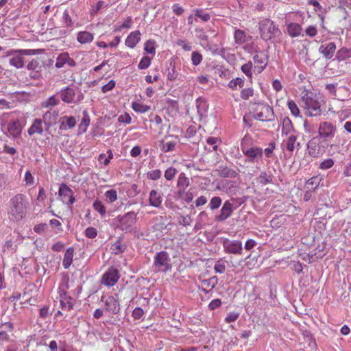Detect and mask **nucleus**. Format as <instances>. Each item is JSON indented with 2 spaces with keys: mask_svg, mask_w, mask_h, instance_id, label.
I'll return each mask as SVG.
<instances>
[{
  "mask_svg": "<svg viewBox=\"0 0 351 351\" xmlns=\"http://www.w3.org/2000/svg\"><path fill=\"white\" fill-rule=\"evenodd\" d=\"M29 206V200L25 195H15L9 201V218L16 221L23 219L27 213Z\"/></svg>",
  "mask_w": 351,
  "mask_h": 351,
  "instance_id": "1",
  "label": "nucleus"
},
{
  "mask_svg": "<svg viewBox=\"0 0 351 351\" xmlns=\"http://www.w3.org/2000/svg\"><path fill=\"white\" fill-rule=\"evenodd\" d=\"M41 49H14L10 51L12 57L9 60L10 64L16 69H21L25 65L23 56H34L42 53Z\"/></svg>",
  "mask_w": 351,
  "mask_h": 351,
  "instance_id": "2",
  "label": "nucleus"
},
{
  "mask_svg": "<svg viewBox=\"0 0 351 351\" xmlns=\"http://www.w3.org/2000/svg\"><path fill=\"white\" fill-rule=\"evenodd\" d=\"M258 29L261 38L266 41L271 40L280 33L274 22L269 19H263L259 22Z\"/></svg>",
  "mask_w": 351,
  "mask_h": 351,
  "instance_id": "3",
  "label": "nucleus"
},
{
  "mask_svg": "<svg viewBox=\"0 0 351 351\" xmlns=\"http://www.w3.org/2000/svg\"><path fill=\"white\" fill-rule=\"evenodd\" d=\"M328 145L325 140L313 137L306 144V153L312 158H319L326 152Z\"/></svg>",
  "mask_w": 351,
  "mask_h": 351,
  "instance_id": "4",
  "label": "nucleus"
},
{
  "mask_svg": "<svg viewBox=\"0 0 351 351\" xmlns=\"http://www.w3.org/2000/svg\"><path fill=\"white\" fill-rule=\"evenodd\" d=\"M118 228L125 232H131L137 221V215L130 211L123 215H119L114 219Z\"/></svg>",
  "mask_w": 351,
  "mask_h": 351,
  "instance_id": "5",
  "label": "nucleus"
},
{
  "mask_svg": "<svg viewBox=\"0 0 351 351\" xmlns=\"http://www.w3.org/2000/svg\"><path fill=\"white\" fill-rule=\"evenodd\" d=\"M254 117L261 121H271L274 119L273 108L263 103L255 104Z\"/></svg>",
  "mask_w": 351,
  "mask_h": 351,
  "instance_id": "6",
  "label": "nucleus"
},
{
  "mask_svg": "<svg viewBox=\"0 0 351 351\" xmlns=\"http://www.w3.org/2000/svg\"><path fill=\"white\" fill-rule=\"evenodd\" d=\"M254 63V72L256 74L261 73L267 67L269 61V56L263 51H256L252 57Z\"/></svg>",
  "mask_w": 351,
  "mask_h": 351,
  "instance_id": "7",
  "label": "nucleus"
},
{
  "mask_svg": "<svg viewBox=\"0 0 351 351\" xmlns=\"http://www.w3.org/2000/svg\"><path fill=\"white\" fill-rule=\"evenodd\" d=\"M306 114L309 117H317L322 114L321 104L320 102L311 97H307L304 99Z\"/></svg>",
  "mask_w": 351,
  "mask_h": 351,
  "instance_id": "8",
  "label": "nucleus"
},
{
  "mask_svg": "<svg viewBox=\"0 0 351 351\" xmlns=\"http://www.w3.org/2000/svg\"><path fill=\"white\" fill-rule=\"evenodd\" d=\"M169 262L170 258L167 252L162 251L157 253L155 256L154 264L159 271H167L171 269Z\"/></svg>",
  "mask_w": 351,
  "mask_h": 351,
  "instance_id": "9",
  "label": "nucleus"
},
{
  "mask_svg": "<svg viewBox=\"0 0 351 351\" xmlns=\"http://www.w3.org/2000/svg\"><path fill=\"white\" fill-rule=\"evenodd\" d=\"M336 126L329 121H322L318 128V134L320 138L326 139L332 138L336 133Z\"/></svg>",
  "mask_w": 351,
  "mask_h": 351,
  "instance_id": "10",
  "label": "nucleus"
},
{
  "mask_svg": "<svg viewBox=\"0 0 351 351\" xmlns=\"http://www.w3.org/2000/svg\"><path fill=\"white\" fill-rule=\"evenodd\" d=\"M119 277V270L111 267L103 274L101 281L106 286L112 287L117 282Z\"/></svg>",
  "mask_w": 351,
  "mask_h": 351,
  "instance_id": "11",
  "label": "nucleus"
},
{
  "mask_svg": "<svg viewBox=\"0 0 351 351\" xmlns=\"http://www.w3.org/2000/svg\"><path fill=\"white\" fill-rule=\"evenodd\" d=\"M101 300L105 304V309L106 311L117 314L119 309L120 305L119 302V296L117 294L107 297H102Z\"/></svg>",
  "mask_w": 351,
  "mask_h": 351,
  "instance_id": "12",
  "label": "nucleus"
},
{
  "mask_svg": "<svg viewBox=\"0 0 351 351\" xmlns=\"http://www.w3.org/2000/svg\"><path fill=\"white\" fill-rule=\"evenodd\" d=\"M300 146V143L298 141V136L295 134L288 135L282 143V149L287 150L290 154H293L295 149L298 150Z\"/></svg>",
  "mask_w": 351,
  "mask_h": 351,
  "instance_id": "13",
  "label": "nucleus"
},
{
  "mask_svg": "<svg viewBox=\"0 0 351 351\" xmlns=\"http://www.w3.org/2000/svg\"><path fill=\"white\" fill-rule=\"evenodd\" d=\"M62 202L66 204H73L75 200L73 191L65 184H60L58 191Z\"/></svg>",
  "mask_w": 351,
  "mask_h": 351,
  "instance_id": "14",
  "label": "nucleus"
},
{
  "mask_svg": "<svg viewBox=\"0 0 351 351\" xmlns=\"http://www.w3.org/2000/svg\"><path fill=\"white\" fill-rule=\"evenodd\" d=\"M243 154L247 157L248 161L254 162L261 160L263 157V149L260 147H252L247 149L241 147Z\"/></svg>",
  "mask_w": 351,
  "mask_h": 351,
  "instance_id": "15",
  "label": "nucleus"
},
{
  "mask_svg": "<svg viewBox=\"0 0 351 351\" xmlns=\"http://www.w3.org/2000/svg\"><path fill=\"white\" fill-rule=\"evenodd\" d=\"M233 211V204L227 200L223 203L219 214L215 216V219L218 222L224 221L232 215Z\"/></svg>",
  "mask_w": 351,
  "mask_h": 351,
  "instance_id": "16",
  "label": "nucleus"
},
{
  "mask_svg": "<svg viewBox=\"0 0 351 351\" xmlns=\"http://www.w3.org/2000/svg\"><path fill=\"white\" fill-rule=\"evenodd\" d=\"M223 247L227 253L241 254L242 253V243L240 241H226L223 242Z\"/></svg>",
  "mask_w": 351,
  "mask_h": 351,
  "instance_id": "17",
  "label": "nucleus"
},
{
  "mask_svg": "<svg viewBox=\"0 0 351 351\" xmlns=\"http://www.w3.org/2000/svg\"><path fill=\"white\" fill-rule=\"evenodd\" d=\"M59 117V112L56 110H49L47 111L43 117V121L47 129L55 125Z\"/></svg>",
  "mask_w": 351,
  "mask_h": 351,
  "instance_id": "18",
  "label": "nucleus"
},
{
  "mask_svg": "<svg viewBox=\"0 0 351 351\" xmlns=\"http://www.w3.org/2000/svg\"><path fill=\"white\" fill-rule=\"evenodd\" d=\"M43 66L38 59H32L27 65V69L30 71L29 75L33 79H38Z\"/></svg>",
  "mask_w": 351,
  "mask_h": 351,
  "instance_id": "19",
  "label": "nucleus"
},
{
  "mask_svg": "<svg viewBox=\"0 0 351 351\" xmlns=\"http://www.w3.org/2000/svg\"><path fill=\"white\" fill-rule=\"evenodd\" d=\"M23 128L19 119L12 120L7 125V130L13 138H18L21 136Z\"/></svg>",
  "mask_w": 351,
  "mask_h": 351,
  "instance_id": "20",
  "label": "nucleus"
},
{
  "mask_svg": "<svg viewBox=\"0 0 351 351\" xmlns=\"http://www.w3.org/2000/svg\"><path fill=\"white\" fill-rule=\"evenodd\" d=\"M66 64L71 67H73L76 65V63L75 60L69 56L68 53L64 52L60 53L58 56L55 66L56 68L60 69L63 67Z\"/></svg>",
  "mask_w": 351,
  "mask_h": 351,
  "instance_id": "21",
  "label": "nucleus"
},
{
  "mask_svg": "<svg viewBox=\"0 0 351 351\" xmlns=\"http://www.w3.org/2000/svg\"><path fill=\"white\" fill-rule=\"evenodd\" d=\"M178 142V136H166L161 142V149L164 152H169L175 149L176 145Z\"/></svg>",
  "mask_w": 351,
  "mask_h": 351,
  "instance_id": "22",
  "label": "nucleus"
},
{
  "mask_svg": "<svg viewBox=\"0 0 351 351\" xmlns=\"http://www.w3.org/2000/svg\"><path fill=\"white\" fill-rule=\"evenodd\" d=\"M336 45L333 42L322 45L319 48V51L326 58L331 59L335 52Z\"/></svg>",
  "mask_w": 351,
  "mask_h": 351,
  "instance_id": "23",
  "label": "nucleus"
},
{
  "mask_svg": "<svg viewBox=\"0 0 351 351\" xmlns=\"http://www.w3.org/2000/svg\"><path fill=\"white\" fill-rule=\"evenodd\" d=\"M141 35L138 30L132 32L126 38L125 45L129 48H134L141 40Z\"/></svg>",
  "mask_w": 351,
  "mask_h": 351,
  "instance_id": "24",
  "label": "nucleus"
},
{
  "mask_svg": "<svg viewBox=\"0 0 351 351\" xmlns=\"http://www.w3.org/2000/svg\"><path fill=\"white\" fill-rule=\"evenodd\" d=\"M162 202V193L156 190H152L149 195V204L150 206L158 208Z\"/></svg>",
  "mask_w": 351,
  "mask_h": 351,
  "instance_id": "25",
  "label": "nucleus"
},
{
  "mask_svg": "<svg viewBox=\"0 0 351 351\" xmlns=\"http://www.w3.org/2000/svg\"><path fill=\"white\" fill-rule=\"evenodd\" d=\"M76 39L82 45L88 44L93 41L94 34L88 31H80L77 34Z\"/></svg>",
  "mask_w": 351,
  "mask_h": 351,
  "instance_id": "26",
  "label": "nucleus"
},
{
  "mask_svg": "<svg viewBox=\"0 0 351 351\" xmlns=\"http://www.w3.org/2000/svg\"><path fill=\"white\" fill-rule=\"evenodd\" d=\"M75 95V90L70 87H66L60 91V97L62 100L67 104H70L73 101Z\"/></svg>",
  "mask_w": 351,
  "mask_h": 351,
  "instance_id": "27",
  "label": "nucleus"
},
{
  "mask_svg": "<svg viewBox=\"0 0 351 351\" xmlns=\"http://www.w3.org/2000/svg\"><path fill=\"white\" fill-rule=\"evenodd\" d=\"M42 122L43 120L40 119H36L27 130L29 135L32 136L35 134L42 135L43 133Z\"/></svg>",
  "mask_w": 351,
  "mask_h": 351,
  "instance_id": "28",
  "label": "nucleus"
},
{
  "mask_svg": "<svg viewBox=\"0 0 351 351\" xmlns=\"http://www.w3.org/2000/svg\"><path fill=\"white\" fill-rule=\"evenodd\" d=\"M60 128L64 130L74 128L76 124V120L74 117L64 116L60 118Z\"/></svg>",
  "mask_w": 351,
  "mask_h": 351,
  "instance_id": "29",
  "label": "nucleus"
},
{
  "mask_svg": "<svg viewBox=\"0 0 351 351\" xmlns=\"http://www.w3.org/2000/svg\"><path fill=\"white\" fill-rule=\"evenodd\" d=\"M287 29L288 34L292 38L300 36L302 32V26L297 23H289Z\"/></svg>",
  "mask_w": 351,
  "mask_h": 351,
  "instance_id": "30",
  "label": "nucleus"
},
{
  "mask_svg": "<svg viewBox=\"0 0 351 351\" xmlns=\"http://www.w3.org/2000/svg\"><path fill=\"white\" fill-rule=\"evenodd\" d=\"M133 24V19L131 16H128L127 18L124 19L123 22L118 23L115 24L113 27L114 32H120L123 29H130L132 27V25Z\"/></svg>",
  "mask_w": 351,
  "mask_h": 351,
  "instance_id": "31",
  "label": "nucleus"
},
{
  "mask_svg": "<svg viewBox=\"0 0 351 351\" xmlns=\"http://www.w3.org/2000/svg\"><path fill=\"white\" fill-rule=\"evenodd\" d=\"M69 286V278H63L60 282L59 287L58 289V299L69 296L68 295Z\"/></svg>",
  "mask_w": 351,
  "mask_h": 351,
  "instance_id": "32",
  "label": "nucleus"
},
{
  "mask_svg": "<svg viewBox=\"0 0 351 351\" xmlns=\"http://www.w3.org/2000/svg\"><path fill=\"white\" fill-rule=\"evenodd\" d=\"M293 131H294V127L291 119L289 117H285L282 123V134L288 136L292 134Z\"/></svg>",
  "mask_w": 351,
  "mask_h": 351,
  "instance_id": "33",
  "label": "nucleus"
},
{
  "mask_svg": "<svg viewBox=\"0 0 351 351\" xmlns=\"http://www.w3.org/2000/svg\"><path fill=\"white\" fill-rule=\"evenodd\" d=\"M73 255L74 249L73 247H69L64 254L62 261V265L64 269H68L72 264Z\"/></svg>",
  "mask_w": 351,
  "mask_h": 351,
  "instance_id": "34",
  "label": "nucleus"
},
{
  "mask_svg": "<svg viewBox=\"0 0 351 351\" xmlns=\"http://www.w3.org/2000/svg\"><path fill=\"white\" fill-rule=\"evenodd\" d=\"M196 108L199 115L202 117L205 116L208 108V105L205 99L198 98L196 100Z\"/></svg>",
  "mask_w": 351,
  "mask_h": 351,
  "instance_id": "35",
  "label": "nucleus"
},
{
  "mask_svg": "<svg viewBox=\"0 0 351 351\" xmlns=\"http://www.w3.org/2000/svg\"><path fill=\"white\" fill-rule=\"evenodd\" d=\"M62 309L69 311L73 307V299L71 296H67L59 299Z\"/></svg>",
  "mask_w": 351,
  "mask_h": 351,
  "instance_id": "36",
  "label": "nucleus"
},
{
  "mask_svg": "<svg viewBox=\"0 0 351 351\" xmlns=\"http://www.w3.org/2000/svg\"><path fill=\"white\" fill-rule=\"evenodd\" d=\"M234 42L237 45H242L247 41V36L244 31L236 29L234 34Z\"/></svg>",
  "mask_w": 351,
  "mask_h": 351,
  "instance_id": "37",
  "label": "nucleus"
},
{
  "mask_svg": "<svg viewBox=\"0 0 351 351\" xmlns=\"http://www.w3.org/2000/svg\"><path fill=\"white\" fill-rule=\"evenodd\" d=\"M207 145L209 147H206V149L209 152L217 151L219 145L221 143V140L217 137H208L206 139Z\"/></svg>",
  "mask_w": 351,
  "mask_h": 351,
  "instance_id": "38",
  "label": "nucleus"
},
{
  "mask_svg": "<svg viewBox=\"0 0 351 351\" xmlns=\"http://www.w3.org/2000/svg\"><path fill=\"white\" fill-rule=\"evenodd\" d=\"M257 182L261 185H267L271 182L272 176L266 171H262L256 178Z\"/></svg>",
  "mask_w": 351,
  "mask_h": 351,
  "instance_id": "39",
  "label": "nucleus"
},
{
  "mask_svg": "<svg viewBox=\"0 0 351 351\" xmlns=\"http://www.w3.org/2000/svg\"><path fill=\"white\" fill-rule=\"evenodd\" d=\"M253 64L252 61H248L241 67V71L251 80L253 77Z\"/></svg>",
  "mask_w": 351,
  "mask_h": 351,
  "instance_id": "40",
  "label": "nucleus"
},
{
  "mask_svg": "<svg viewBox=\"0 0 351 351\" xmlns=\"http://www.w3.org/2000/svg\"><path fill=\"white\" fill-rule=\"evenodd\" d=\"M244 80L241 77H236L231 80L228 84V86L232 90H237L238 87L242 88L244 86Z\"/></svg>",
  "mask_w": 351,
  "mask_h": 351,
  "instance_id": "41",
  "label": "nucleus"
},
{
  "mask_svg": "<svg viewBox=\"0 0 351 351\" xmlns=\"http://www.w3.org/2000/svg\"><path fill=\"white\" fill-rule=\"evenodd\" d=\"M132 108L136 112L145 113L150 110V106L139 102H133Z\"/></svg>",
  "mask_w": 351,
  "mask_h": 351,
  "instance_id": "42",
  "label": "nucleus"
},
{
  "mask_svg": "<svg viewBox=\"0 0 351 351\" xmlns=\"http://www.w3.org/2000/svg\"><path fill=\"white\" fill-rule=\"evenodd\" d=\"M59 104V100L54 96H51L49 97L45 101H43L41 104V106L45 108L53 107L57 106Z\"/></svg>",
  "mask_w": 351,
  "mask_h": 351,
  "instance_id": "43",
  "label": "nucleus"
},
{
  "mask_svg": "<svg viewBox=\"0 0 351 351\" xmlns=\"http://www.w3.org/2000/svg\"><path fill=\"white\" fill-rule=\"evenodd\" d=\"M287 106L291 111V113L295 117L300 116V111L295 102L293 100H289L287 102Z\"/></svg>",
  "mask_w": 351,
  "mask_h": 351,
  "instance_id": "44",
  "label": "nucleus"
},
{
  "mask_svg": "<svg viewBox=\"0 0 351 351\" xmlns=\"http://www.w3.org/2000/svg\"><path fill=\"white\" fill-rule=\"evenodd\" d=\"M156 42L154 40H148L145 43L144 50L146 53L154 55L156 53Z\"/></svg>",
  "mask_w": 351,
  "mask_h": 351,
  "instance_id": "45",
  "label": "nucleus"
},
{
  "mask_svg": "<svg viewBox=\"0 0 351 351\" xmlns=\"http://www.w3.org/2000/svg\"><path fill=\"white\" fill-rule=\"evenodd\" d=\"M93 208L97 211L101 216L106 213V209L101 201L96 199L93 204Z\"/></svg>",
  "mask_w": 351,
  "mask_h": 351,
  "instance_id": "46",
  "label": "nucleus"
},
{
  "mask_svg": "<svg viewBox=\"0 0 351 351\" xmlns=\"http://www.w3.org/2000/svg\"><path fill=\"white\" fill-rule=\"evenodd\" d=\"M320 179L317 177L314 176L308 179L306 182V186L309 189H315L318 187L319 185Z\"/></svg>",
  "mask_w": 351,
  "mask_h": 351,
  "instance_id": "47",
  "label": "nucleus"
},
{
  "mask_svg": "<svg viewBox=\"0 0 351 351\" xmlns=\"http://www.w3.org/2000/svg\"><path fill=\"white\" fill-rule=\"evenodd\" d=\"M220 176L224 178H234L237 176V173L233 169L225 167L221 170Z\"/></svg>",
  "mask_w": 351,
  "mask_h": 351,
  "instance_id": "48",
  "label": "nucleus"
},
{
  "mask_svg": "<svg viewBox=\"0 0 351 351\" xmlns=\"http://www.w3.org/2000/svg\"><path fill=\"white\" fill-rule=\"evenodd\" d=\"M193 12L196 13V16L203 22H207L210 19V15L208 13L204 12L202 9H195Z\"/></svg>",
  "mask_w": 351,
  "mask_h": 351,
  "instance_id": "49",
  "label": "nucleus"
},
{
  "mask_svg": "<svg viewBox=\"0 0 351 351\" xmlns=\"http://www.w3.org/2000/svg\"><path fill=\"white\" fill-rule=\"evenodd\" d=\"M106 200L109 203H113L117 199V193L114 189L107 191L104 194Z\"/></svg>",
  "mask_w": 351,
  "mask_h": 351,
  "instance_id": "50",
  "label": "nucleus"
},
{
  "mask_svg": "<svg viewBox=\"0 0 351 351\" xmlns=\"http://www.w3.org/2000/svg\"><path fill=\"white\" fill-rule=\"evenodd\" d=\"M189 186V180L183 173L180 174L178 180V186L185 189Z\"/></svg>",
  "mask_w": 351,
  "mask_h": 351,
  "instance_id": "51",
  "label": "nucleus"
},
{
  "mask_svg": "<svg viewBox=\"0 0 351 351\" xmlns=\"http://www.w3.org/2000/svg\"><path fill=\"white\" fill-rule=\"evenodd\" d=\"M222 202V199L220 197L215 196L213 197L209 203V207L211 210H215L219 208Z\"/></svg>",
  "mask_w": 351,
  "mask_h": 351,
  "instance_id": "52",
  "label": "nucleus"
},
{
  "mask_svg": "<svg viewBox=\"0 0 351 351\" xmlns=\"http://www.w3.org/2000/svg\"><path fill=\"white\" fill-rule=\"evenodd\" d=\"M335 164V161L332 158H327L320 162L319 169L322 170H326L331 168Z\"/></svg>",
  "mask_w": 351,
  "mask_h": 351,
  "instance_id": "53",
  "label": "nucleus"
},
{
  "mask_svg": "<svg viewBox=\"0 0 351 351\" xmlns=\"http://www.w3.org/2000/svg\"><path fill=\"white\" fill-rule=\"evenodd\" d=\"M152 59L148 56H144L141 58V61L138 64V68L139 69H146L151 64Z\"/></svg>",
  "mask_w": 351,
  "mask_h": 351,
  "instance_id": "54",
  "label": "nucleus"
},
{
  "mask_svg": "<svg viewBox=\"0 0 351 351\" xmlns=\"http://www.w3.org/2000/svg\"><path fill=\"white\" fill-rule=\"evenodd\" d=\"M162 175L161 171L159 169H154L149 171L147 174V178L151 180H157L160 178Z\"/></svg>",
  "mask_w": 351,
  "mask_h": 351,
  "instance_id": "55",
  "label": "nucleus"
},
{
  "mask_svg": "<svg viewBox=\"0 0 351 351\" xmlns=\"http://www.w3.org/2000/svg\"><path fill=\"white\" fill-rule=\"evenodd\" d=\"M177 170L176 168L173 167H171L169 168H168L165 172V178L167 180H173V178H175L176 173H177Z\"/></svg>",
  "mask_w": 351,
  "mask_h": 351,
  "instance_id": "56",
  "label": "nucleus"
},
{
  "mask_svg": "<svg viewBox=\"0 0 351 351\" xmlns=\"http://www.w3.org/2000/svg\"><path fill=\"white\" fill-rule=\"evenodd\" d=\"M167 77L168 80L169 81H175L177 79L178 74L176 71V68L174 66L171 67H169L167 70Z\"/></svg>",
  "mask_w": 351,
  "mask_h": 351,
  "instance_id": "57",
  "label": "nucleus"
},
{
  "mask_svg": "<svg viewBox=\"0 0 351 351\" xmlns=\"http://www.w3.org/2000/svg\"><path fill=\"white\" fill-rule=\"evenodd\" d=\"M83 117H82V119L81 121V123H80V127L82 128V127H84V131H86V128H88V126L90 124V118H89V116H88V114L86 111H84L83 112Z\"/></svg>",
  "mask_w": 351,
  "mask_h": 351,
  "instance_id": "58",
  "label": "nucleus"
},
{
  "mask_svg": "<svg viewBox=\"0 0 351 351\" xmlns=\"http://www.w3.org/2000/svg\"><path fill=\"white\" fill-rule=\"evenodd\" d=\"M191 61L193 65H199L202 61V54L197 51H193L191 54Z\"/></svg>",
  "mask_w": 351,
  "mask_h": 351,
  "instance_id": "59",
  "label": "nucleus"
},
{
  "mask_svg": "<svg viewBox=\"0 0 351 351\" xmlns=\"http://www.w3.org/2000/svg\"><path fill=\"white\" fill-rule=\"evenodd\" d=\"M176 44L181 47L185 51H190L192 49V47L190 43L185 40L178 39L176 40Z\"/></svg>",
  "mask_w": 351,
  "mask_h": 351,
  "instance_id": "60",
  "label": "nucleus"
},
{
  "mask_svg": "<svg viewBox=\"0 0 351 351\" xmlns=\"http://www.w3.org/2000/svg\"><path fill=\"white\" fill-rule=\"evenodd\" d=\"M254 94V90L252 88H243L241 91V97L243 99L247 100Z\"/></svg>",
  "mask_w": 351,
  "mask_h": 351,
  "instance_id": "61",
  "label": "nucleus"
},
{
  "mask_svg": "<svg viewBox=\"0 0 351 351\" xmlns=\"http://www.w3.org/2000/svg\"><path fill=\"white\" fill-rule=\"evenodd\" d=\"M105 2L104 1H99L95 5H93L91 6V9L90 11V15H95L100 9L104 5Z\"/></svg>",
  "mask_w": 351,
  "mask_h": 351,
  "instance_id": "62",
  "label": "nucleus"
},
{
  "mask_svg": "<svg viewBox=\"0 0 351 351\" xmlns=\"http://www.w3.org/2000/svg\"><path fill=\"white\" fill-rule=\"evenodd\" d=\"M111 250L112 253L115 254H119L121 252H123L124 248L122 246L121 241H117L111 247Z\"/></svg>",
  "mask_w": 351,
  "mask_h": 351,
  "instance_id": "63",
  "label": "nucleus"
},
{
  "mask_svg": "<svg viewBox=\"0 0 351 351\" xmlns=\"http://www.w3.org/2000/svg\"><path fill=\"white\" fill-rule=\"evenodd\" d=\"M84 234L89 239H94L97 235V230L93 227H88L85 230Z\"/></svg>",
  "mask_w": 351,
  "mask_h": 351,
  "instance_id": "64",
  "label": "nucleus"
}]
</instances>
